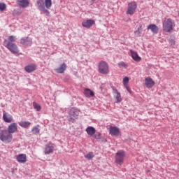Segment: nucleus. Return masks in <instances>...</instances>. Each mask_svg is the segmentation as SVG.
Returning <instances> with one entry per match:
<instances>
[{
	"instance_id": "obj_1",
	"label": "nucleus",
	"mask_w": 179,
	"mask_h": 179,
	"mask_svg": "<svg viewBox=\"0 0 179 179\" xmlns=\"http://www.w3.org/2000/svg\"><path fill=\"white\" fill-rule=\"evenodd\" d=\"M174 27H176V23L173 21V20L170 18H165L163 21V30L166 33H170V31H173L174 30Z\"/></svg>"
},
{
	"instance_id": "obj_2",
	"label": "nucleus",
	"mask_w": 179,
	"mask_h": 179,
	"mask_svg": "<svg viewBox=\"0 0 179 179\" xmlns=\"http://www.w3.org/2000/svg\"><path fill=\"white\" fill-rule=\"evenodd\" d=\"M13 139V136L7 130H1L0 131V141L4 143H10Z\"/></svg>"
},
{
	"instance_id": "obj_3",
	"label": "nucleus",
	"mask_w": 179,
	"mask_h": 179,
	"mask_svg": "<svg viewBox=\"0 0 179 179\" xmlns=\"http://www.w3.org/2000/svg\"><path fill=\"white\" fill-rule=\"evenodd\" d=\"M98 72L101 75H108L110 73V67L108 64L105 61H101L98 65Z\"/></svg>"
},
{
	"instance_id": "obj_4",
	"label": "nucleus",
	"mask_w": 179,
	"mask_h": 179,
	"mask_svg": "<svg viewBox=\"0 0 179 179\" xmlns=\"http://www.w3.org/2000/svg\"><path fill=\"white\" fill-rule=\"evenodd\" d=\"M125 155H127L125 151H118L115 155V163L119 164V166H122L124 164Z\"/></svg>"
},
{
	"instance_id": "obj_5",
	"label": "nucleus",
	"mask_w": 179,
	"mask_h": 179,
	"mask_svg": "<svg viewBox=\"0 0 179 179\" xmlns=\"http://www.w3.org/2000/svg\"><path fill=\"white\" fill-rule=\"evenodd\" d=\"M5 47H6L12 54H14L15 55H16V54H19V48H17V44L12 42H7Z\"/></svg>"
},
{
	"instance_id": "obj_6",
	"label": "nucleus",
	"mask_w": 179,
	"mask_h": 179,
	"mask_svg": "<svg viewBox=\"0 0 179 179\" xmlns=\"http://www.w3.org/2000/svg\"><path fill=\"white\" fill-rule=\"evenodd\" d=\"M78 117H79V110L74 108L70 109L69 118V122H75Z\"/></svg>"
},
{
	"instance_id": "obj_7",
	"label": "nucleus",
	"mask_w": 179,
	"mask_h": 179,
	"mask_svg": "<svg viewBox=\"0 0 179 179\" xmlns=\"http://www.w3.org/2000/svg\"><path fill=\"white\" fill-rule=\"evenodd\" d=\"M136 8H138V5L136 2L131 1L128 3L127 15H134L135 12H136Z\"/></svg>"
},
{
	"instance_id": "obj_8",
	"label": "nucleus",
	"mask_w": 179,
	"mask_h": 179,
	"mask_svg": "<svg viewBox=\"0 0 179 179\" xmlns=\"http://www.w3.org/2000/svg\"><path fill=\"white\" fill-rule=\"evenodd\" d=\"M7 131L12 135V134H15L17 132V124L16 122H13L8 126Z\"/></svg>"
},
{
	"instance_id": "obj_9",
	"label": "nucleus",
	"mask_w": 179,
	"mask_h": 179,
	"mask_svg": "<svg viewBox=\"0 0 179 179\" xmlns=\"http://www.w3.org/2000/svg\"><path fill=\"white\" fill-rule=\"evenodd\" d=\"M109 134L112 136H118L121 134V131H120V128L111 126L109 128Z\"/></svg>"
},
{
	"instance_id": "obj_10",
	"label": "nucleus",
	"mask_w": 179,
	"mask_h": 179,
	"mask_svg": "<svg viewBox=\"0 0 179 179\" xmlns=\"http://www.w3.org/2000/svg\"><path fill=\"white\" fill-rule=\"evenodd\" d=\"M113 93L114 94V97L115 99V103H121L122 101V97H121V93L118 92V90L117 89H113Z\"/></svg>"
},
{
	"instance_id": "obj_11",
	"label": "nucleus",
	"mask_w": 179,
	"mask_h": 179,
	"mask_svg": "<svg viewBox=\"0 0 179 179\" xmlns=\"http://www.w3.org/2000/svg\"><path fill=\"white\" fill-rule=\"evenodd\" d=\"M95 24L96 22L94 20H87L82 22V26L85 27V29H90Z\"/></svg>"
},
{
	"instance_id": "obj_12",
	"label": "nucleus",
	"mask_w": 179,
	"mask_h": 179,
	"mask_svg": "<svg viewBox=\"0 0 179 179\" xmlns=\"http://www.w3.org/2000/svg\"><path fill=\"white\" fill-rule=\"evenodd\" d=\"M16 160L17 162H18V163H22V164H24V163L27 162V156L26 155V154H19L18 155H17Z\"/></svg>"
},
{
	"instance_id": "obj_13",
	"label": "nucleus",
	"mask_w": 179,
	"mask_h": 179,
	"mask_svg": "<svg viewBox=\"0 0 179 179\" xmlns=\"http://www.w3.org/2000/svg\"><path fill=\"white\" fill-rule=\"evenodd\" d=\"M3 120L4 122H8V124H10V122L13 121V117L8 113L4 112L3 114Z\"/></svg>"
},
{
	"instance_id": "obj_14",
	"label": "nucleus",
	"mask_w": 179,
	"mask_h": 179,
	"mask_svg": "<svg viewBox=\"0 0 179 179\" xmlns=\"http://www.w3.org/2000/svg\"><path fill=\"white\" fill-rule=\"evenodd\" d=\"M54 152V145L52 143H49L45 145V155H50V153H52Z\"/></svg>"
},
{
	"instance_id": "obj_15",
	"label": "nucleus",
	"mask_w": 179,
	"mask_h": 179,
	"mask_svg": "<svg viewBox=\"0 0 179 179\" xmlns=\"http://www.w3.org/2000/svg\"><path fill=\"white\" fill-rule=\"evenodd\" d=\"M130 52L132 59H134V61H136V62H139L142 60V58L139 57V55H138V52H136V51L130 50Z\"/></svg>"
},
{
	"instance_id": "obj_16",
	"label": "nucleus",
	"mask_w": 179,
	"mask_h": 179,
	"mask_svg": "<svg viewBox=\"0 0 179 179\" xmlns=\"http://www.w3.org/2000/svg\"><path fill=\"white\" fill-rule=\"evenodd\" d=\"M37 69V66L35 64H31L24 67V70L28 73H30Z\"/></svg>"
},
{
	"instance_id": "obj_17",
	"label": "nucleus",
	"mask_w": 179,
	"mask_h": 179,
	"mask_svg": "<svg viewBox=\"0 0 179 179\" xmlns=\"http://www.w3.org/2000/svg\"><path fill=\"white\" fill-rule=\"evenodd\" d=\"M145 85L146 87L150 89L153 87L155 82L153 81V79H152L150 77H148L145 79Z\"/></svg>"
},
{
	"instance_id": "obj_18",
	"label": "nucleus",
	"mask_w": 179,
	"mask_h": 179,
	"mask_svg": "<svg viewBox=\"0 0 179 179\" xmlns=\"http://www.w3.org/2000/svg\"><path fill=\"white\" fill-rule=\"evenodd\" d=\"M17 3L22 8H27L30 5L29 0H17Z\"/></svg>"
},
{
	"instance_id": "obj_19",
	"label": "nucleus",
	"mask_w": 179,
	"mask_h": 179,
	"mask_svg": "<svg viewBox=\"0 0 179 179\" xmlns=\"http://www.w3.org/2000/svg\"><path fill=\"white\" fill-rule=\"evenodd\" d=\"M55 71L57 73H64V72L66 71V64L63 63L60 64L57 69H55Z\"/></svg>"
},
{
	"instance_id": "obj_20",
	"label": "nucleus",
	"mask_w": 179,
	"mask_h": 179,
	"mask_svg": "<svg viewBox=\"0 0 179 179\" xmlns=\"http://www.w3.org/2000/svg\"><path fill=\"white\" fill-rule=\"evenodd\" d=\"M147 29L148 30H151V31L154 33V34H157V33L159 32V28L155 24H149Z\"/></svg>"
},
{
	"instance_id": "obj_21",
	"label": "nucleus",
	"mask_w": 179,
	"mask_h": 179,
	"mask_svg": "<svg viewBox=\"0 0 179 179\" xmlns=\"http://www.w3.org/2000/svg\"><path fill=\"white\" fill-rule=\"evenodd\" d=\"M20 44L23 45H31V39L29 37H24L20 39Z\"/></svg>"
},
{
	"instance_id": "obj_22",
	"label": "nucleus",
	"mask_w": 179,
	"mask_h": 179,
	"mask_svg": "<svg viewBox=\"0 0 179 179\" xmlns=\"http://www.w3.org/2000/svg\"><path fill=\"white\" fill-rule=\"evenodd\" d=\"M85 131L87 132V135L90 136H93L94 134H96V129L93 127H88L86 129Z\"/></svg>"
},
{
	"instance_id": "obj_23",
	"label": "nucleus",
	"mask_w": 179,
	"mask_h": 179,
	"mask_svg": "<svg viewBox=\"0 0 179 179\" xmlns=\"http://www.w3.org/2000/svg\"><path fill=\"white\" fill-rule=\"evenodd\" d=\"M84 94L85 97H94V92H93L92 90L88 88L84 90Z\"/></svg>"
},
{
	"instance_id": "obj_24",
	"label": "nucleus",
	"mask_w": 179,
	"mask_h": 179,
	"mask_svg": "<svg viewBox=\"0 0 179 179\" xmlns=\"http://www.w3.org/2000/svg\"><path fill=\"white\" fill-rule=\"evenodd\" d=\"M20 127H22V128H29L30 127V122H25V121H22L18 123Z\"/></svg>"
},
{
	"instance_id": "obj_25",
	"label": "nucleus",
	"mask_w": 179,
	"mask_h": 179,
	"mask_svg": "<svg viewBox=\"0 0 179 179\" xmlns=\"http://www.w3.org/2000/svg\"><path fill=\"white\" fill-rule=\"evenodd\" d=\"M36 3L39 10L43 9V8H45L44 6V0H38Z\"/></svg>"
},
{
	"instance_id": "obj_26",
	"label": "nucleus",
	"mask_w": 179,
	"mask_h": 179,
	"mask_svg": "<svg viewBox=\"0 0 179 179\" xmlns=\"http://www.w3.org/2000/svg\"><path fill=\"white\" fill-rule=\"evenodd\" d=\"M31 132L34 135H38V134H40V125L34 127L31 129Z\"/></svg>"
},
{
	"instance_id": "obj_27",
	"label": "nucleus",
	"mask_w": 179,
	"mask_h": 179,
	"mask_svg": "<svg viewBox=\"0 0 179 179\" xmlns=\"http://www.w3.org/2000/svg\"><path fill=\"white\" fill-rule=\"evenodd\" d=\"M45 6L46 9H51V6H52V1L45 0Z\"/></svg>"
},
{
	"instance_id": "obj_28",
	"label": "nucleus",
	"mask_w": 179,
	"mask_h": 179,
	"mask_svg": "<svg viewBox=\"0 0 179 179\" xmlns=\"http://www.w3.org/2000/svg\"><path fill=\"white\" fill-rule=\"evenodd\" d=\"M134 33L136 37H141L142 36V26H140Z\"/></svg>"
},
{
	"instance_id": "obj_29",
	"label": "nucleus",
	"mask_w": 179,
	"mask_h": 179,
	"mask_svg": "<svg viewBox=\"0 0 179 179\" xmlns=\"http://www.w3.org/2000/svg\"><path fill=\"white\" fill-rule=\"evenodd\" d=\"M33 106H34V108L36 110V111H40L41 110V106H40V104L36 102L33 103Z\"/></svg>"
},
{
	"instance_id": "obj_30",
	"label": "nucleus",
	"mask_w": 179,
	"mask_h": 179,
	"mask_svg": "<svg viewBox=\"0 0 179 179\" xmlns=\"http://www.w3.org/2000/svg\"><path fill=\"white\" fill-rule=\"evenodd\" d=\"M85 159L87 160H92L93 157H94V155H93V152H89L85 156Z\"/></svg>"
},
{
	"instance_id": "obj_31",
	"label": "nucleus",
	"mask_w": 179,
	"mask_h": 179,
	"mask_svg": "<svg viewBox=\"0 0 179 179\" xmlns=\"http://www.w3.org/2000/svg\"><path fill=\"white\" fill-rule=\"evenodd\" d=\"M16 40H17L16 36H10L8 37V43H15V41H16Z\"/></svg>"
},
{
	"instance_id": "obj_32",
	"label": "nucleus",
	"mask_w": 179,
	"mask_h": 179,
	"mask_svg": "<svg viewBox=\"0 0 179 179\" xmlns=\"http://www.w3.org/2000/svg\"><path fill=\"white\" fill-rule=\"evenodd\" d=\"M41 12H43L46 16H50V11L44 7L41 10H40Z\"/></svg>"
},
{
	"instance_id": "obj_33",
	"label": "nucleus",
	"mask_w": 179,
	"mask_h": 179,
	"mask_svg": "<svg viewBox=\"0 0 179 179\" xmlns=\"http://www.w3.org/2000/svg\"><path fill=\"white\" fill-rule=\"evenodd\" d=\"M128 83H129V78H128V77H124V78H123V84H124V86L128 85Z\"/></svg>"
},
{
	"instance_id": "obj_34",
	"label": "nucleus",
	"mask_w": 179,
	"mask_h": 179,
	"mask_svg": "<svg viewBox=\"0 0 179 179\" xmlns=\"http://www.w3.org/2000/svg\"><path fill=\"white\" fill-rule=\"evenodd\" d=\"M6 9V4L5 3H0V10H5Z\"/></svg>"
},
{
	"instance_id": "obj_35",
	"label": "nucleus",
	"mask_w": 179,
	"mask_h": 179,
	"mask_svg": "<svg viewBox=\"0 0 179 179\" xmlns=\"http://www.w3.org/2000/svg\"><path fill=\"white\" fill-rule=\"evenodd\" d=\"M119 66H122V68H127L128 67V64H125V62H122L118 64Z\"/></svg>"
},
{
	"instance_id": "obj_36",
	"label": "nucleus",
	"mask_w": 179,
	"mask_h": 179,
	"mask_svg": "<svg viewBox=\"0 0 179 179\" xmlns=\"http://www.w3.org/2000/svg\"><path fill=\"white\" fill-rule=\"evenodd\" d=\"M94 138L95 139H100V138H101V134L96 133V134L94 135Z\"/></svg>"
},
{
	"instance_id": "obj_37",
	"label": "nucleus",
	"mask_w": 179,
	"mask_h": 179,
	"mask_svg": "<svg viewBox=\"0 0 179 179\" xmlns=\"http://www.w3.org/2000/svg\"><path fill=\"white\" fill-rule=\"evenodd\" d=\"M125 89L127 90V92H129V93H131V89L129 88V86L127 85H124Z\"/></svg>"
},
{
	"instance_id": "obj_38",
	"label": "nucleus",
	"mask_w": 179,
	"mask_h": 179,
	"mask_svg": "<svg viewBox=\"0 0 179 179\" xmlns=\"http://www.w3.org/2000/svg\"><path fill=\"white\" fill-rule=\"evenodd\" d=\"M169 43H170L171 45H174V44H176V42L173 39H171L169 41Z\"/></svg>"
},
{
	"instance_id": "obj_39",
	"label": "nucleus",
	"mask_w": 179,
	"mask_h": 179,
	"mask_svg": "<svg viewBox=\"0 0 179 179\" xmlns=\"http://www.w3.org/2000/svg\"><path fill=\"white\" fill-rule=\"evenodd\" d=\"M92 1V2H94L96 0H91Z\"/></svg>"
},
{
	"instance_id": "obj_40",
	"label": "nucleus",
	"mask_w": 179,
	"mask_h": 179,
	"mask_svg": "<svg viewBox=\"0 0 179 179\" xmlns=\"http://www.w3.org/2000/svg\"><path fill=\"white\" fill-rule=\"evenodd\" d=\"M1 128H2V127H1V125H0V131H1Z\"/></svg>"
},
{
	"instance_id": "obj_41",
	"label": "nucleus",
	"mask_w": 179,
	"mask_h": 179,
	"mask_svg": "<svg viewBox=\"0 0 179 179\" xmlns=\"http://www.w3.org/2000/svg\"><path fill=\"white\" fill-rule=\"evenodd\" d=\"M6 41H8L5 40L4 43H6Z\"/></svg>"
}]
</instances>
